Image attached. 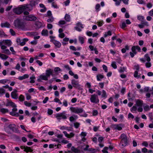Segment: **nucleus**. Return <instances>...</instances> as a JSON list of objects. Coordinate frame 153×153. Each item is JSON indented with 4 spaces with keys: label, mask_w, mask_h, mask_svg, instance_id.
I'll use <instances>...</instances> for the list:
<instances>
[{
    "label": "nucleus",
    "mask_w": 153,
    "mask_h": 153,
    "mask_svg": "<svg viewBox=\"0 0 153 153\" xmlns=\"http://www.w3.org/2000/svg\"><path fill=\"white\" fill-rule=\"evenodd\" d=\"M145 65L147 68H149L151 66V64L149 62H148L146 63Z\"/></svg>",
    "instance_id": "nucleus-46"
},
{
    "label": "nucleus",
    "mask_w": 153,
    "mask_h": 153,
    "mask_svg": "<svg viewBox=\"0 0 153 153\" xmlns=\"http://www.w3.org/2000/svg\"><path fill=\"white\" fill-rule=\"evenodd\" d=\"M144 109L145 111H148L150 109V108L148 105H146L144 106Z\"/></svg>",
    "instance_id": "nucleus-44"
},
{
    "label": "nucleus",
    "mask_w": 153,
    "mask_h": 153,
    "mask_svg": "<svg viewBox=\"0 0 153 153\" xmlns=\"http://www.w3.org/2000/svg\"><path fill=\"white\" fill-rule=\"evenodd\" d=\"M126 68L124 67H120V69L119 70V72L120 73H122L124 72Z\"/></svg>",
    "instance_id": "nucleus-43"
},
{
    "label": "nucleus",
    "mask_w": 153,
    "mask_h": 153,
    "mask_svg": "<svg viewBox=\"0 0 153 153\" xmlns=\"http://www.w3.org/2000/svg\"><path fill=\"white\" fill-rule=\"evenodd\" d=\"M28 77L29 76L27 74H25L22 76L19 77L18 79L20 80H22L23 79L28 78Z\"/></svg>",
    "instance_id": "nucleus-22"
},
{
    "label": "nucleus",
    "mask_w": 153,
    "mask_h": 153,
    "mask_svg": "<svg viewBox=\"0 0 153 153\" xmlns=\"http://www.w3.org/2000/svg\"><path fill=\"white\" fill-rule=\"evenodd\" d=\"M121 139V143L122 146L123 147L125 146L127 144V139L126 135L124 134H122L120 136Z\"/></svg>",
    "instance_id": "nucleus-4"
},
{
    "label": "nucleus",
    "mask_w": 153,
    "mask_h": 153,
    "mask_svg": "<svg viewBox=\"0 0 153 153\" xmlns=\"http://www.w3.org/2000/svg\"><path fill=\"white\" fill-rule=\"evenodd\" d=\"M97 80L100 81V79H102L104 78V76L100 74H98L97 76Z\"/></svg>",
    "instance_id": "nucleus-30"
},
{
    "label": "nucleus",
    "mask_w": 153,
    "mask_h": 153,
    "mask_svg": "<svg viewBox=\"0 0 153 153\" xmlns=\"http://www.w3.org/2000/svg\"><path fill=\"white\" fill-rule=\"evenodd\" d=\"M2 53H4L5 54H7L8 55H10L11 54V53L9 50L8 49H5L4 50Z\"/></svg>",
    "instance_id": "nucleus-31"
},
{
    "label": "nucleus",
    "mask_w": 153,
    "mask_h": 153,
    "mask_svg": "<svg viewBox=\"0 0 153 153\" xmlns=\"http://www.w3.org/2000/svg\"><path fill=\"white\" fill-rule=\"evenodd\" d=\"M80 27L81 28H83V25L80 22H78L76 24V26L75 27V29L79 31H81V30L79 28Z\"/></svg>",
    "instance_id": "nucleus-15"
},
{
    "label": "nucleus",
    "mask_w": 153,
    "mask_h": 153,
    "mask_svg": "<svg viewBox=\"0 0 153 153\" xmlns=\"http://www.w3.org/2000/svg\"><path fill=\"white\" fill-rule=\"evenodd\" d=\"M126 26V24L125 22H124L122 23V25L121 26V28L123 29Z\"/></svg>",
    "instance_id": "nucleus-62"
},
{
    "label": "nucleus",
    "mask_w": 153,
    "mask_h": 153,
    "mask_svg": "<svg viewBox=\"0 0 153 153\" xmlns=\"http://www.w3.org/2000/svg\"><path fill=\"white\" fill-rule=\"evenodd\" d=\"M74 125L75 127L77 128L79 127L80 125V123L78 122H76L74 123Z\"/></svg>",
    "instance_id": "nucleus-54"
},
{
    "label": "nucleus",
    "mask_w": 153,
    "mask_h": 153,
    "mask_svg": "<svg viewBox=\"0 0 153 153\" xmlns=\"http://www.w3.org/2000/svg\"><path fill=\"white\" fill-rule=\"evenodd\" d=\"M100 7V5L99 4H97L95 6V9L97 10V11L99 10V9Z\"/></svg>",
    "instance_id": "nucleus-59"
},
{
    "label": "nucleus",
    "mask_w": 153,
    "mask_h": 153,
    "mask_svg": "<svg viewBox=\"0 0 153 153\" xmlns=\"http://www.w3.org/2000/svg\"><path fill=\"white\" fill-rule=\"evenodd\" d=\"M31 80L30 81V82L31 83H33L35 82V81L34 80L35 79V77L34 76H32L30 77Z\"/></svg>",
    "instance_id": "nucleus-35"
},
{
    "label": "nucleus",
    "mask_w": 153,
    "mask_h": 153,
    "mask_svg": "<svg viewBox=\"0 0 153 153\" xmlns=\"http://www.w3.org/2000/svg\"><path fill=\"white\" fill-rule=\"evenodd\" d=\"M3 43L8 46H10L12 44V42L10 40L6 39L3 40Z\"/></svg>",
    "instance_id": "nucleus-17"
},
{
    "label": "nucleus",
    "mask_w": 153,
    "mask_h": 153,
    "mask_svg": "<svg viewBox=\"0 0 153 153\" xmlns=\"http://www.w3.org/2000/svg\"><path fill=\"white\" fill-rule=\"evenodd\" d=\"M32 10L31 6L26 5L18 7L13 9V12L17 14H21L24 10L30 11Z\"/></svg>",
    "instance_id": "nucleus-1"
},
{
    "label": "nucleus",
    "mask_w": 153,
    "mask_h": 153,
    "mask_svg": "<svg viewBox=\"0 0 153 153\" xmlns=\"http://www.w3.org/2000/svg\"><path fill=\"white\" fill-rule=\"evenodd\" d=\"M90 100L91 102L96 103L99 102V101L97 96L95 94L91 95Z\"/></svg>",
    "instance_id": "nucleus-7"
},
{
    "label": "nucleus",
    "mask_w": 153,
    "mask_h": 153,
    "mask_svg": "<svg viewBox=\"0 0 153 153\" xmlns=\"http://www.w3.org/2000/svg\"><path fill=\"white\" fill-rule=\"evenodd\" d=\"M131 50L132 51V52L134 53L135 54L137 53V52L136 51V49L135 48L134 46H133L131 48Z\"/></svg>",
    "instance_id": "nucleus-52"
},
{
    "label": "nucleus",
    "mask_w": 153,
    "mask_h": 153,
    "mask_svg": "<svg viewBox=\"0 0 153 153\" xmlns=\"http://www.w3.org/2000/svg\"><path fill=\"white\" fill-rule=\"evenodd\" d=\"M53 111L52 110L50 109H48V113L49 115H51L52 114H53Z\"/></svg>",
    "instance_id": "nucleus-50"
},
{
    "label": "nucleus",
    "mask_w": 153,
    "mask_h": 153,
    "mask_svg": "<svg viewBox=\"0 0 153 153\" xmlns=\"http://www.w3.org/2000/svg\"><path fill=\"white\" fill-rule=\"evenodd\" d=\"M42 35L48 36V31L47 30H43L42 32Z\"/></svg>",
    "instance_id": "nucleus-24"
},
{
    "label": "nucleus",
    "mask_w": 153,
    "mask_h": 153,
    "mask_svg": "<svg viewBox=\"0 0 153 153\" xmlns=\"http://www.w3.org/2000/svg\"><path fill=\"white\" fill-rule=\"evenodd\" d=\"M102 68H103V70H104L105 72H108L107 67L105 65H102Z\"/></svg>",
    "instance_id": "nucleus-53"
},
{
    "label": "nucleus",
    "mask_w": 153,
    "mask_h": 153,
    "mask_svg": "<svg viewBox=\"0 0 153 153\" xmlns=\"http://www.w3.org/2000/svg\"><path fill=\"white\" fill-rule=\"evenodd\" d=\"M71 150L73 152H74V153H78L79 152V151L78 149L74 146L72 147Z\"/></svg>",
    "instance_id": "nucleus-25"
},
{
    "label": "nucleus",
    "mask_w": 153,
    "mask_h": 153,
    "mask_svg": "<svg viewBox=\"0 0 153 153\" xmlns=\"http://www.w3.org/2000/svg\"><path fill=\"white\" fill-rule=\"evenodd\" d=\"M9 105L11 106L13 108H16V105L13 102H8V104L6 105L7 106H8Z\"/></svg>",
    "instance_id": "nucleus-23"
},
{
    "label": "nucleus",
    "mask_w": 153,
    "mask_h": 153,
    "mask_svg": "<svg viewBox=\"0 0 153 153\" xmlns=\"http://www.w3.org/2000/svg\"><path fill=\"white\" fill-rule=\"evenodd\" d=\"M24 151L27 152H32L33 150L31 149L30 147L26 146Z\"/></svg>",
    "instance_id": "nucleus-27"
},
{
    "label": "nucleus",
    "mask_w": 153,
    "mask_h": 153,
    "mask_svg": "<svg viewBox=\"0 0 153 153\" xmlns=\"http://www.w3.org/2000/svg\"><path fill=\"white\" fill-rule=\"evenodd\" d=\"M137 19L140 21L143 22L144 19V17L142 16H137Z\"/></svg>",
    "instance_id": "nucleus-39"
},
{
    "label": "nucleus",
    "mask_w": 153,
    "mask_h": 153,
    "mask_svg": "<svg viewBox=\"0 0 153 153\" xmlns=\"http://www.w3.org/2000/svg\"><path fill=\"white\" fill-rule=\"evenodd\" d=\"M5 93V90L2 88H0V95H2Z\"/></svg>",
    "instance_id": "nucleus-45"
},
{
    "label": "nucleus",
    "mask_w": 153,
    "mask_h": 153,
    "mask_svg": "<svg viewBox=\"0 0 153 153\" xmlns=\"http://www.w3.org/2000/svg\"><path fill=\"white\" fill-rule=\"evenodd\" d=\"M17 91L16 89H15L11 92V96L13 98L16 99L18 98V94L17 93Z\"/></svg>",
    "instance_id": "nucleus-11"
},
{
    "label": "nucleus",
    "mask_w": 153,
    "mask_h": 153,
    "mask_svg": "<svg viewBox=\"0 0 153 153\" xmlns=\"http://www.w3.org/2000/svg\"><path fill=\"white\" fill-rule=\"evenodd\" d=\"M111 65L112 67L114 69H116L117 68V66L116 65V62H113L112 63Z\"/></svg>",
    "instance_id": "nucleus-42"
},
{
    "label": "nucleus",
    "mask_w": 153,
    "mask_h": 153,
    "mask_svg": "<svg viewBox=\"0 0 153 153\" xmlns=\"http://www.w3.org/2000/svg\"><path fill=\"white\" fill-rule=\"evenodd\" d=\"M103 140V138L102 137H100L98 139V141L99 142L101 143Z\"/></svg>",
    "instance_id": "nucleus-61"
},
{
    "label": "nucleus",
    "mask_w": 153,
    "mask_h": 153,
    "mask_svg": "<svg viewBox=\"0 0 153 153\" xmlns=\"http://www.w3.org/2000/svg\"><path fill=\"white\" fill-rule=\"evenodd\" d=\"M21 41L20 39L17 38L16 39V42L18 45H20L21 46H23L25 45V42H23L22 41L21 42Z\"/></svg>",
    "instance_id": "nucleus-19"
},
{
    "label": "nucleus",
    "mask_w": 153,
    "mask_h": 153,
    "mask_svg": "<svg viewBox=\"0 0 153 153\" xmlns=\"http://www.w3.org/2000/svg\"><path fill=\"white\" fill-rule=\"evenodd\" d=\"M10 51L12 52L13 54H15L16 53V52L14 51L13 48V47H11L10 48Z\"/></svg>",
    "instance_id": "nucleus-60"
},
{
    "label": "nucleus",
    "mask_w": 153,
    "mask_h": 153,
    "mask_svg": "<svg viewBox=\"0 0 153 153\" xmlns=\"http://www.w3.org/2000/svg\"><path fill=\"white\" fill-rule=\"evenodd\" d=\"M70 110L72 112L77 114L81 113L83 111V109L82 108L78 107H71L70 108Z\"/></svg>",
    "instance_id": "nucleus-5"
},
{
    "label": "nucleus",
    "mask_w": 153,
    "mask_h": 153,
    "mask_svg": "<svg viewBox=\"0 0 153 153\" xmlns=\"http://www.w3.org/2000/svg\"><path fill=\"white\" fill-rule=\"evenodd\" d=\"M17 111V109L16 108H13L12 109V111L10 112V114L11 115L14 116L18 117L19 116L18 113H16Z\"/></svg>",
    "instance_id": "nucleus-9"
},
{
    "label": "nucleus",
    "mask_w": 153,
    "mask_h": 153,
    "mask_svg": "<svg viewBox=\"0 0 153 153\" xmlns=\"http://www.w3.org/2000/svg\"><path fill=\"white\" fill-rule=\"evenodd\" d=\"M37 34V33L36 32H31L30 33H28V35L31 36H34L36 35Z\"/></svg>",
    "instance_id": "nucleus-40"
},
{
    "label": "nucleus",
    "mask_w": 153,
    "mask_h": 153,
    "mask_svg": "<svg viewBox=\"0 0 153 153\" xmlns=\"http://www.w3.org/2000/svg\"><path fill=\"white\" fill-rule=\"evenodd\" d=\"M137 2L139 4H146L145 2L143 0H137Z\"/></svg>",
    "instance_id": "nucleus-41"
},
{
    "label": "nucleus",
    "mask_w": 153,
    "mask_h": 153,
    "mask_svg": "<svg viewBox=\"0 0 153 153\" xmlns=\"http://www.w3.org/2000/svg\"><path fill=\"white\" fill-rule=\"evenodd\" d=\"M142 144L143 145L145 146V147H147L148 146V143L146 141L143 142L142 143Z\"/></svg>",
    "instance_id": "nucleus-64"
},
{
    "label": "nucleus",
    "mask_w": 153,
    "mask_h": 153,
    "mask_svg": "<svg viewBox=\"0 0 153 153\" xmlns=\"http://www.w3.org/2000/svg\"><path fill=\"white\" fill-rule=\"evenodd\" d=\"M1 27H5L7 28H10V23L7 22H6L4 23H1Z\"/></svg>",
    "instance_id": "nucleus-18"
},
{
    "label": "nucleus",
    "mask_w": 153,
    "mask_h": 153,
    "mask_svg": "<svg viewBox=\"0 0 153 153\" xmlns=\"http://www.w3.org/2000/svg\"><path fill=\"white\" fill-rule=\"evenodd\" d=\"M61 71V69L59 67H56L54 69V71L56 73H57L58 71Z\"/></svg>",
    "instance_id": "nucleus-51"
},
{
    "label": "nucleus",
    "mask_w": 153,
    "mask_h": 153,
    "mask_svg": "<svg viewBox=\"0 0 153 153\" xmlns=\"http://www.w3.org/2000/svg\"><path fill=\"white\" fill-rule=\"evenodd\" d=\"M79 40L82 44L84 43V39L82 37L79 36Z\"/></svg>",
    "instance_id": "nucleus-34"
},
{
    "label": "nucleus",
    "mask_w": 153,
    "mask_h": 153,
    "mask_svg": "<svg viewBox=\"0 0 153 153\" xmlns=\"http://www.w3.org/2000/svg\"><path fill=\"white\" fill-rule=\"evenodd\" d=\"M71 83L74 87L79 88L80 85L77 81H76L74 79L72 80Z\"/></svg>",
    "instance_id": "nucleus-12"
},
{
    "label": "nucleus",
    "mask_w": 153,
    "mask_h": 153,
    "mask_svg": "<svg viewBox=\"0 0 153 153\" xmlns=\"http://www.w3.org/2000/svg\"><path fill=\"white\" fill-rule=\"evenodd\" d=\"M19 99L20 101H23L24 100L25 97L22 95H21L19 98Z\"/></svg>",
    "instance_id": "nucleus-37"
},
{
    "label": "nucleus",
    "mask_w": 153,
    "mask_h": 153,
    "mask_svg": "<svg viewBox=\"0 0 153 153\" xmlns=\"http://www.w3.org/2000/svg\"><path fill=\"white\" fill-rule=\"evenodd\" d=\"M24 104L25 105L28 107H30L31 105V104L28 102L27 101L24 102Z\"/></svg>",
    "instance_id": "nucleus-57"
},
{
    "label": "nucleus",
    "mask_w": 153,
    "mask_h": 153,
    "mask_svg": "<svg viewBox=\"0 0 153 153\" xmlns=\"http://www.w3.org/2000/svg\"><path fill=\"white\" fill-rule=\"evenodd\" d=\"M134 117V116L131 113H129L128 114V118H131L132 119H133Z\"/></svg>",
    "instance_id": "nucleus-63"
},
{
    "label": "nucleus",
    "mask_w": 153,
    "mask_h": 153,
    "mask_svg": "<svg viewBox=\"0 0 153 153\" xmlns=\"http://www.w3.org/2000/svg\"><path fill=\"white\" fill-rule=\"evenodd\" d=\"M39 2V1L38 0H33L31 3L30 5L32 7L33 6H35ZM30 5V4H29Z\"/></svg>",
    "instance_id": "nucleus-20"
},
{
    "label": "nucleus",
    "mask_w": 153,
    "mask_h": 153,
    "mask_svg": "<svg viewBox=\"0 0 153 153\" xmlns=\"http://www.w3.org/2000/svg\"><path fill=\"white\" fill-rule=\"evenodd\" d=\"M35 24L36 25V26L38 28L40 27L42 25V23L41 22L39 21L36 22Z\"/></svg>",
    "instance_id": "nucleus-29"
},
{
    "label": "nucleus",
    "mask_w": 153,
    "mask_h": 153,
    "mask_svg": "<svg viewBox=\"0 0 153 153\" xmlns=\"http://www.w3.org/2000/svg\"><path fill=\"white\" fill-rule=\"evenodd\" d=\"M0 111L1 113H2L3 114H4L6 113H7L8 112V110L7 109H6L4 108H1L0 107Z\"/></svg>",
    "instance_id": "nucleus-21"
},
{
    "label": "nucleus",
    "mask_w": 153,
    "mask_h": 153,
    "mask_svg": "<svg viewBox=\"0 0 153 153\" xmlns=\"http://www.w3.org/2000/svg\"><path fill=\"white\" fill-rule=\"evenodd\" d=\"M13 23L14 26L16 28H22L24 27L23 23L19 19L15 20Z\"/></svg>",
    "instance_id": "nucleus-2"
},
{
    "label": "nucleus",
    "mask_w": 153,
    "mask_h": 153,
    "mask_svg": "<svg viewBox=\"0 0 153 153\" xmlns=\"http://www.w3.org/2000/svg\"><path fill=\"white\" fill-rule=\"evenodd\" d=\"M12 6H10L7 7L5 9V10L7 11L10 10L12 7Z\"/></svg>",
    "instance_id": "nucleus-56"
},
{
    "label": "nucleus",
    "mask_w": 153,
    "mask_h": 153,
    "mask_svg": "<svg viewBox=\"0 0 153 153\" xmlns=\"http://www.w3.org/2000/svg\"><path fill=\"white\" fill-rule=\"evenodd\" d=\"M53 18L52 17H50L47 20V21L49 22H51L53 21Z\"/></svg>",
    "instance_id": "nucleus-47"
},
{
    "label": "nucleus",
    "mask_w": 153,
    "mask_h": 153,
    "mask_svg": "<svg viewBox=\"0 0 153 153\" xmlns=\"http://www.w3.org/2000/svg\"><path fill=\"white\" fill-rule=\"evenodd\" d=\"M7 128L14 132H17L18 131V129L16 128V126L14 124H10L8 125Z\"/></svg>",
    "instance_id": "nucleus-8"
},
{
    "label": "nucleus",
    "mask_w": 153,
    "mask_h": 153,
    "mask_svg": "<svg viewBox=\"0 0 153 153\" xmlns=\"http://www.w3.org/2000/svg\"><path fill=\"white\" fill-rule=\"evenodd\" d=\"M10 32L11 33V34L13 36H14L16 34L15 32L13 30V29H10Z\"/></svg>",
    "instance_id": "nucleus-49"
},
{
    "label": "nucleus",
    "mask_w": 153,
    "mask_h": 153,
    "mask_svg": "<svg viewBox=\"0 0 153 153\" xmlns=\"http://www.w3.org/2000/svg\"><path fill=\"white\" fill-rule=\"evenodd\" d=\"M67 114L64 111L62 113H58L55 115V117L59 121H60L61 118L63 119H66L67 118Z\"/></svg>",
    "instance_id": "nucleus-3"
},
{
    "label": "nucleus",
    "mask_w": 153,
    "mask_h": 153,
    "mask_svg": "<svg viewBox=\"0 0 153 153\" xmlns=\"http://www.w3.org/2000/svg\"><path fill=\"white\" fill-rule=\"evenodd\" d=\"M66 22L64 20H61L59 21V25H63L65 24Z\"/></svg>",
    "instance_id": "nucleus-58"
},
{
    "label": "nucleus",
    "mask_w": 153,
    "mask_h": 153,
    "mask_svg": "<svg viewBox=\"0 0 153 153\" xmlns=\"http://www.w3.org/2000/svg\"><path fill=\"white\" fill-rule=\"evenodd\" d=\"M51 42H52L58 48H59L61 46V43L55 40L51 39Z\"/></svg>",
    "instance_id": "nucleus-13"
},
{
    "label": "nucleus",
    "mask_w": 153,
    "mask_h": 153,
    "mask_svg": "<svg viewBox=\"0 0 153 153\" xmlns=\"http://www.w3.org/2000/svg\"><path fill=\"white\" fill-rule=\"evenodd\" d=\"M143 104V101L141 100L138 99L136 100L135 105L139 107H142Z\"/></svg>",
    "instance_id": "nucleus-16"
},
{
    "label": "nucleus",
    "mask_w": 153,
    "mask_h": 153,
    "mask_svg": "<svg viewBox=\"0 0 153 153\" xmlns=\"http://www.w3.org/2000/svg\"><path fill=\"white\" fill-rule=\"evenodd\" d=\"M89 151L91 152L94 153L96 152L97 150L94 149L89 148Z\"/></svg>",
    "instance_id": "nucleus-55"
},
{
    "label": "nucleus",
    "mask_w": 153,
    "mask_h": 153,
    "mask_svg": "<svg viewBox=\"0 0 153 153\" xmlns=\"http://www.w3.org/2000/svg\"><path fill=\"white\" fill-rule=\"evenodd\" d=\"M65 19L67 22H69L70 20V16L69 15L66 14L65 17Z\"/></svg>",
    "instance_id": "nucleus-33"
},
{
    "label": "nucleus",
    "mask_w": 153,
    "mask_h": 153,
    "mask_svg": "<svg viewBox=\"0 0 153 153\" xmlns=\"http://www.w3.org/2000/svg\"><path fill=\"white\" fill-rule=\"evenodd\" d=\"M0 36L1 37L7 36V35L2 30H0Z\"/></svg>",
    "instance_id": "nucleus-32"
},
{
    "label": "nucleus",
    "mask_w": 153,
    "mask_h": 153,
    "mask_svg": "<svg viewBox=\"0 0 153 153\" xmlns=\"http://www.w3.org/2000/svg\"><path fill=\"white\" fill-rule=\"evenodd\" d=\"M102 97H107L106 95V93L105 91L103 90L102 91Z\"/></svg>",
    "instance_id": "nucleus-48"
},
{
    "label": "nucleus",
    "mask_w": 153,
    "mask_h": 153,
    "mask_svg": "<svg viewBox=\"0 0 153 153\" xmlns=\"http://www.w3.org/2000/svg\"><path fill=\"white\" fill-rule=\"evenodd\" d=\"M138 71H135L134 72V76L135 77H137V78H139L140 77V75H138Z\"/></svg>",
    "instance_id": "nucleus-36"
},
{
    "label": "nucleus",
    "mask_w": 153,
    "mask_h": 153,
    "mask_svg": "<svg viewBox=\"0 0 153 153\" xmlns=\"http://www.w3.org/2000/svg\"><path fill=\"white\" fill-rule=\"evenodd\" d=\"M37 18L35 16L33 15H30L25 16L24 19L26 21H35L37 19Z\"/></svg>",
    "instance_id": "nucleus-6"
},
{
    "label": "nucleus",
    "mask_w": 153,
    "mask_h": 153,
    "mask_svg": "<svg viewBox=\"0 0 153 153\" xmlns=\"http://www.w3.org/2000/svg\"><path fill=\"white\" fill-rule=\"evenodd\" d=\"M131 111L132 112L133 111H136L137 110V107L135 105H134L133 106L132 108H131Z\"/></svg>",
    "instance_id": "nucleus-38"
},
{
    "label": "nucleus",
    "mask_w": 153,
    "mask_h": 153,
    "mask_svg": "<svg viewBox=\"0 0 153 153\" xmlns=\"http://www.w3.org/2000/svg\"><path fill=\"white\" fill-rule=\"evenodd\" d=\"M53 70L51 69L47 70L46 71L45 75L48 78L50 75H53Z\"/></svg>",
    "instance_id": "nucleus-14"
},
{
    "label": "nucleus",
    "mask_w": 153,
    "mask_h": 153,
    "mask_svg": "<svg viewBox=\"0 0 153 153\" xmlns=\"http://www.w3.org/2000/svg\"><path fill=\"white\" fill-rule=\"evenodd\" d=\"M39 78L37 79V81L39 82H42L41 80L47 81L48 80V77L45 75H41L39 76Z\"/></svg>",
    "instance_id": "nucleus-10"
},
{
    "label": "nucleus",
    "mask_w": 153,
    "mask_h": 153,
    "mask_svg": "<svg viewBox=\"0 0 153 153\" xmlns=\"http://www.w3.org/2000/svg\"><path fill=\"white\" fill-rule=\"evenodd\" d=\"M145 59H146L147 62H150L151 59L148 54H145L144 56Z\"/></svg>",
    "instance_id": "nucleus-28"
},
{
    "label": "nucleus",
    "mask_w": 153,
    "mask_h": 153,
    "mask_svg": "<svg viewBox=\"0 0 153 153\" xmlns=\"http://www.w3.org/2000/svg\"><path fill=\"white\" fill-rule=\"evenodd\" d=\"M0 57L2 59H6L8 58V56L5 54L0 53Z\"/></svg>",
    "instance_id": "nucleus-26"
}]
</instances>
